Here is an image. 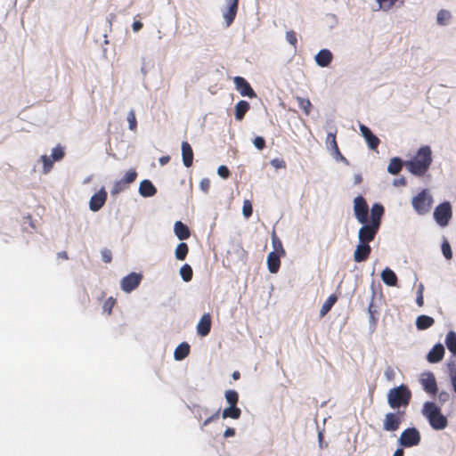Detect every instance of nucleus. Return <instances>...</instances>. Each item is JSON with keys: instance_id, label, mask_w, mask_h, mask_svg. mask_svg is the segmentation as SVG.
Masks as SVG:
<instances>
[{"instance_id": "obj_13", "label": "nucleus", "mask_w": 456, "mask_h": 456, "mask_svg": "<svg viewBox=\"0 0 456 456\" xmlns=\"http://www.w3.org/2000/svg\"><path fill=\"white\" fill-rule=\"evenodd\" d=\"M423 389L428 393L435 395L437 392V386L435 375L432 372H425L420 379Z\"/></svg>"}, {"instance_id": "obj_60", "label": "nucleus", "mask_w": 456, "mask_h": 456, "mask_svg": "<svg viewBox=\"0 0 456 456\" xmlns=\"http://www.w3.org/2000/svg\"><path fill=\"white\" fill-rule=\"evenodd\" d=\"M403 454H404L403 450L402 448H398L395 450L393 456H403Z\"/></svg>"}, {"instance_id": "obj_38", "label": "nucleus", "mask_w": 456, "mask_h": 456, "mask_svg": "<svg viewBox=\"0 0 456 456\" xmlns=\"http://www.w3.org/2000/svg\"><path fill=\"white\" fill-rule=\"evenodd\" d=\"M40 159L43 162V173L48 174L53 168L54 160L47 155H42Z\"/></svg>"}, {"instance_id": "obj_43", "label": "nucleus", "mask_w": 456, "mask_h": 456, "mask_svg": "<svg viewBox=\"0 0 456 456\" xmlns=\"http://www.w3.org/2000/svg\"><path fill=\"white\" fill-rule=\"evenodd\" d=\"M137 177V173L134 169L128 170L125 176L121 179L127 186L134 183Z\"/></svg>"}, {"instance_id": "obj_31", "label": "nucleus", "mask_w": 456, "mask_h": 456, "mask_svg": "<svg viewBox=\"0 0 456 456\" xmlns=\"http://www.w3.org/2000/svg\"><path fill=\"white\" fill-rule=\"evenodd\" d=\"M445 345L448 350L456 355V333L454 331H449L445 338Z\"/></svg>"}, {"instance_id": "obj_57", "label": "nucleus", "mask_w": 456, "mask_h": 456, "mask_svg": "<svg viewBox=\"0 0 456 456\" xmlns=\"http://www.w3.org/2000/svg\"><path fill=\"white\" fill-rule=\"evenodd\" d=\"M143 24L140 20H134L133 23V30L134 32H138L142 28Z\"/></svg>"}, {"instance_id": "obj_48", "label": "nucleus", "mask_w": 456, "mask_h": 456, "mask_svg": "<svg viewBox=\"0 0 456 456\" xmlns=\"http://www.w3.org/2000/svg\"><path fill=\"white\" fill-rule=\"evenodd\" d=\"M286 39L291 45H293L295 48L297 47V38L294 30L287 31Z\"/></svg>"}, {"instance_id": "obj_33", "label": "nucleus", "mask_w": 456, "mask_h": 456, "mask_svg": "<svg viewBox=\"0 0 456 456\" xmlns=\"http://www.w3.org/2000/svg\"><path fill=\"white\" fill-rule=\"evenodd\" d=\"M403 167V162L399 158H393L387 167V171L392 175H397Z\"/></svg>"}, {"instance_id": "obj_45", "label": "nucleus", "mask_w": 456, "mask_h": 456, "mask_svg": "<svg viewBox=\"0 0 456 456\" xmlns=\"http://www.w3.org/2000/svg\"><path fill=\"white\" fill-rule=\"evenodd\" d=\"M127 121H128V124H129V129L132 130V131H135L136 128H137V121H136V117H135L134 110H131L128 112Z\"/></svg>"}, {"instance_id": "obj_50", "label": "nucleus", "mask_w": 456, "mask_h": 456, "mask_svg": "<svg viewBox=\"0 0 456 456\" xmlns=\"http://www.w3.org/2000/svg\"><path fill=\"white\" fill-rule=\"evenodd\" d=\"M220 416V410H217L215 413H213L211 416L207 418L204 422L202 423L201 428L203 429L204 427L210 424L212 421L216 420Z\"/></svg>"}, {"instance_id": "obj_14", "label": "nucleus", "mask_w": 456, "mask_h": 456, "mask_svg": "<svg viewBox=\"0 0 456 456\" xmlns=\"http://www.w3.org/2000/svg\"><path fill=\"white\" fill-rule=\"evenodd\" d=\"M371 248L367 243L360 242L354 253V260L357 263L367 260L370 255Z\"/></svg>"}, {"instance_id": "obj_58", "label": "nucleus", "mask_w": 456, "mask_h": 456, "mask_svg": "<svg viewBox=\"0 0 456 456\" xmlns=\"http://www.w3.org/2000/svg\"><path fill=\"white\" fill-rule=\"evenodd\" d=\"M394 184L396 186H404L406 184V181L404 178L396 179L394 181Z\"/></svg>"}, {"instance_id": "obj_5", "label": "nucleus", "mask_w": 456, "mask_h": 456, "mask_svg": "<svg viewBox=\"0 0 456 456\" xmlns=\"http://www.w3.org/2000/svg\"><path fill=\"white\" fill-rule=\"evenodd\" d=\"M452 216L451 204L448 201L439 204L434 210V218L437 224L446 226Z\"/></svg>"}, {"instance_id": "obj_22", "label": "nucleus", "mask_w": 456, "mask_h": 456, "mask_svg": "<svg viewBox=\"0 0 456 456\" xmlns=\"http://www.w3.org/2000/svg\"><path fill=\"white\" fill-rule=\"evenodd\" d=\"M281 256L275 252H270L267 256V267L270 273H276L281 266Z\"/></svg>"}, {"instance_id": "obj_7", "label": "nucleus", "mask_w": 456, "mask_h": 456, "mask_svg": "<svg viewBox=\"0 0 456 456\" xmlns=\"http://www.w3.org/2000/svg\"><path fill=\"white\" fill-rule=\"evenodd\" d=\"M404 416V411H398L397 412H388L385 415V419L383 421V428L386 431H396Z\"/></svg>"}, {"instance_id": "obj_35", "label": "nucleus", "mask_w": 456, "mask_h": 456, "mask_svg": "<svg viewBox=\"0 0 456 456\" xmlns=\"http://www.w3.org/2000/svg\"><path fill=\"white\" fill-rule=\"evenodd\" d=\"M296 100L298 103L299 108L304 111V113L308 116L311 112L312 103L309 99H305L300 96H297Z\"/></svg>"}, {"instance_id": "obj_39", "label": "nucleus", "mask_w": 456, "mask_h": 456, "mask_svg": "<svg viewBox=\"0 0 456 456\" xmlns=\"http://www.w3.org/2000/svg\"><path fill=\"white\" fill-rule=\"evenodd\" d=\"M65 156L64 149L61 145H57L55 148L52 151V159L54 161H60Z\"/></svg>"}, {"instance_id": "obj_15", "label": "nucleus", "mask_w": 456, "mask_h": 456, "mask_svg": "<svg viewBox=\"0 0 456 456\" xmlns=\"http://www.w3.org/2000/svg\"><path fill=\"white\" fill-rule=\"evenodd\" d=\"M225 2L228 5V8L223 15L225 20L226 26L229 27L236 17L239 0H225Z\"/></svg>"}, {"instance_id": "obj_4", "label": "nucleus", "mask_w": 456, "mask_h": 456, "mask_svg": "<svg viewBox=\"0 0 456 456\" xmlns=\"http://www.w3.org/2000/svg\"><path fill=\"white\" fill-rule=\"evenodd\" d=\"M412 207L419 215L428 213L433 205V199L427 190H422L412 199Z\"/></svg>"}, {"instance_id": "obj_53", "label": "nucleus", "mask_w": 456, "mask_h": 456, "mask_svg": "<svg viewBox=\"0 0 456 456\" xmlns=\"http://www.w3.org/2000/svg\"><path fill=\"white\" fill-rule=\"evenodd\" d=\"M102 258L104 263H110L112 260V253L108 248H103L102 250Z\"/></svg>"}, {"instance_id": "obj_34", "label": "nucleus", "mask_w": 456, "mask_h": 456, "mask_svg": "<svg viewBox=\"0 0 456 456\" xmlns=\"http://www.w3.org/2000/svg\"><path fill=\"white\" fill-rule=\"evenodd\" d=\"M337 300H338V297L336 295H330L326 299V301L324 302V304L322 305V306L321 308V311H320L321 315L323 316V315L327 314L328 312L331 309V307L335 305Z\"/></svg>"}, {"instance_id": "obj_42", "label": "nucleus", "mask_w": 456, "mask_h": 456, "mask_svg": "<svg viewBox=\"0 0 456 456\" xmlns=\"http://www.w3.org/2000/svg\"><path fill=\"white\" fill-rule=\"evenodd\" d=\"M273 246L274 248L273 252L277 253L278 255L285 256V250L283 248L282 243L275 235L273 236Z\"/></svg>"}, {"instance_id": "obj_44", "label": "nucleus", "mask_w": 456, "mask_h": 456, "mask_svg": "<svg viewBox=\"0 0 456 456\" xmlns=\"http://www.w3.org/2000/svg\"><path fill=\"white\" fill-rule=\"evenodd\" d=\"M115 304L116 299L113 297H110L102 305L103 312L108 315L111 314L112 308L114 307Z\"/></svg>"}, {"instance_id": "obj_6", "label": "nucleus", "mask_w": 456, "mask_h": 456, "mask_svg": "<svg viewBox=\"0 0 456 456\" xmlns=\"http://www.w3.org/2000/svg\"><path fill=\"white\" fill-rule=\"evenodd\" d=\"M420 442V434L415 428L403 430L399 438V444L403 447L416 446Z\"/></svg>"}, {"instance_id": "obj_62", "label": "nucleus", "mask_w": 456, "mask_h": 456, "mask_svg": "<svg viewBox=\"0 0 456 456\" xmlns=\"http://www.w3.org/2000/svg\"><path fill=\"white\" fill-rule=\"evenodd\" d=\"M448 396H449V395H448V394H447V393H445V392H442V393H440V395H439V398H440V400H442V401H445V400L448 398Z\"/></svg>"}, {"instance_id": "obj_21", "label": "nucleus", "mask_w": 456, "mask_h": 456, "mask_svg": "<svg viewBox=\"0 0 456 456\" xmlns=\"http://www.w3.org/2000/svg\"><path fill=\"white\" fill-rule=\"evenodd\" d=\"M332 53L328 49L321 50L315 56V61L320 67H328L332 61Z\"/></svg>"}, {"instance_id": "obj_32", "label": "nucleus", "mask_w": 456, "mask_h": 456, "mask_svg": "<svg viewBox=\"0 0 456 456\" xmlns=\"http://www.w3.org/2000/svg\"><path fill=\"white\" fill-rule=\"evenodd\" d=\"M188 252V245L185 242H181L177 245L175 255L177 260L183 261L186 258Z\"/></svg>"}, {"instance_id": "obj_27", "label": "nucleus", "mask_w": 456, "mask_h": 456, "mask_svg": "<svg viewBox=\"0 0 456 456\" xmlns=\"http://www.w3.org/2000/svg\"><path fill=\"white\" fill-rule=\"evenodd\" d=\"M435 323L434 318L428 316V315H419L416 319V327L419 330H424L431 326H433Z\"/></svg>"}, {"instance_id": "obj_30", "label": "nucleus", "mask_w": 456, "mask_h": 456, "mask_svg": "<svg viewBox=\"0 0 456 456\" xmlns=\"http://www.w3.org/2000/svg\"><path fill=\"white\" fill-rule=\"evenodd\" d=\"M241 415V410L237 406H229L225 408L222 412V417L224 419L231 418L233 419H240Z\"/></svg>"}, {"instance_id": "obj_41", "label": "nucleus", "mask_w": 456, "mask_h": 456, "mask_svg": "<svg viewBox=\"0 0 456 456\" xmlns=\"http://www.w3.org/2000/svg\"><path fill=\"white\" fill-rule=\"evenodd\" d=\"M127 187H128L127 184H126L121 179L118 181H116L111 189V194L117 195V194L120 193L121 191H125Z\"/></svg>"}, {"instance_id": "obj_18", "label": "nucleus", "mask_w": 456, "mask_h": 456, "mask_svg": "<svg viewBox=\"0 0 456 456\" xmlns=\"http://www.w3.org/2000/svg\"><path fill=\"white\" fill-rule=\"evenodd\" d=\"M444 355V347L442 344L435 345L427 355V360L431 363L439 362Z\"/></svg>"}, {"instance_id": "obj_56", "label": "nucleus", "mask_w": 456, "mask_h": 456, "mask_svg": "<svg viewBox=\"0 0 456 456\" xmlns=\"http://www.w3.org/2000/svg\"><path fill=\"white\" fill-rule=\"evenodd\" d=\"M235 436V429L232 428H227L224 433V436L225 438L234 436Z\"/></svg>"}, {"instance_id": "obj_51", "label": "nucleus", "mask_w": 456, "mask_h": 456, "mask_svg": "<svg viewBox=\"0 0 456 456\" xmlns=\"http://www.w3.org/2000/svg\"><path fill=\"white\" fill-rule=\"evenodd\" d=\"M217 174L224 179H227L231 175L228 167L223 165L217 168Z\"/></svg>"}, {"instance_id": "obj_2", "label": "nucleus", "mask_w": 456, "mask_h": 456, "mask_svg": "<svg viewBox=\"0 0 456 456\" xmlns=\"http://www.w3.org/2000/svg\"><path fill=\"white\" fill-rule=\"evenodd\" d=\"M422 414L428 419L435 430L444 429L448 425L447 418L441 413V410L435 403L427 402L423 405Z\"/></svg>"}, {"instance_id": "obj_11", "label": "nucleus", "mask_w": 456, "mask_h": 456, "mask_svg": "<svg viewBox=\"0 0 456 456\" xmlns=\"http://www.w3.org/2000/svg\"><path fill=\"white\" fill-rule=\"evenodd\" d=\"M235 88L242 96H248L254 98L256 96L255 91L249 85V83L242 77H235L233 78Z\"/></svg>"}, {"instance_id": "obj_59", "label": "nucleus", "mask_w": 456, "mask_h": 456, "mask_svg": "<svg viewBox=\"0 0 456 456\" xmlns=\"http://www.w3.org/2000/svg\"><path fill=\"white\" fill-rule=\"evenodd\" d=\"M170 160V157L169 156H162L160 159H159V163L161 166H164L166 164H167Z\"/></svg>"}, {"instance_id": "obj_16", "label": "nucleus", "mask_w": 456, "mask_h": 456, "mask_svg": "<svg viewBox=\"0 0 456 456\" xmlns=\"http://www.w3.org/2000/svg\"><path fill=\"white\" fill-rule=\"evenodd\" d=\"M360 131L362 135L366 140L369 147L371 150H376L380 142L379 139L372 134L370 129L365 125H360Z\"/></svg>"}, {"instance_id": "obj_3", "label": "nucleus", "mask_w": 456, "mask_h": 456, "mask_svg": "<svg viewBox=\"0 0 456 456\" xmlns=\"http://www.w3.org/2000/svg\"><path fill=\"white\" fill-rule=\"evenodd\" d=\"M411 399V392L405 385L394 387L387 394V403L392 409L406 408Z\"/></svg>"}, {"instance_id": "obj_25", "label": "nucleus", "mask_w": 456, "mask_h": 456, "mask_svg": "<svg viewBox=\"0 0 456 456\" xmlns=\"http://www.w3.org/2000/svg\"><path fill=\"white\" fill-rule=\"evenodd\" d=\"M327 148L336 156L343 158L336 140V131L334 133H329L326 137Z\"/></svg>"}, {"instance_id": "obj_46", "label": "nucleus", "mask_w": 456, "mask_h": 456, "mask_svg": "<svg viewBox=\"0 0 456 456\" xmlns=\"http://www.w3.org/2000/svg\"><path fill=\"white\" fill-rule=\"evenodd\" d=\"M253 208L250 200H245L243 202L242 213L246 218L252 216Z\"/></svg>"}, {"instance_id": "obj_8", "label": "nucleus", "mask_w": 456, "mask_h": 456, "mask_svg": "<svg viewBox=\"0 0 456 456\" xmlns=\"http://www.w3.org/2000/svg\"><path fill=\"white\" fill-rule=\"evenodd\" d=\"M354 216L359 223L365 224L368 222L369 207L362 196H357L354 200Z\"/></svg>"}, {"instance_id": "obj_52", "label": "nucleus", "mask_w": 456, "mask_h": 456, "mask_svg": "<svg viewBox=\"0 0 456 456\" xmlns=\"http://www.w3.org/2000/svg\"><path fill=\"white\" fill-rule=\"evenodd\" d=\"M253 143L255 145V147L259 150V151H262L265 147V141L263 137L261 136H256L254 141H253Z\"/></svg>"}, {"instance_id": "obj_23", "label": "nucleus", "mask_w": 456, "mask_h": 456, "mask_svg": "<svg viewBox=\"0 0 456 456\" xmlns=\"http://www.w3.org/2000/svg\"><path fill=\"white\" fill-rule=\"evenodd\" d=\"M139 192L143 197H151L156 194L157 189L150 180H143L140 183Z\"/></svg>"}, {"instance_id": "obj_1", "label": "nucleus", "mask_w": 456, "mask_h": 456, "mask_svg": "<svg viewBox=\"0 0 456 456\" xmlns=\"http://www.w3.org/2000/svg\"><path fill=\"white\" fill-rule=\"evenodd\" d=\"M432 163V151L428 145L421 146L413 158L405 161L407 170L414 175L422 176Z\"/></svg>"}, {"instance_id": "obj_20", "label": "nucleus", "mask_w": 456, "mask_h": 456, "mask_svg": "<svg viewBox=\"0 0 456 456\" xmlns=\"http://www.w3.org/2000/svg\"><path fill=\"white\" fill-rule=\"evenodd\" d=\"M183 163L186 167H190L193 163V151L188 142H182Z\"/></svg>"}, {"instance_id": "obj_12", "label": "nucleus", "mask_w": 456, "mask_h": 456, "mask_svg": "<svg viewBox=\"0 0 456 456\" xmlns=\"http://www.w3.org/2000/svg\"><path fill=\"white\" fill-rule=\"evenodd\" d=\"M107 191L102 187L96 193H94L89 201V208L92 211H99L105 204L107 200Z\"/></svg>"}, {"instance_id": "obj_19", "label": "nucleus", "mask_w": 456, "mask_h": 456, "mask_svg": "<svg viewBox=\"0 0 456 456\" xmlns=\"http://www.w3.org/2000/svg\"><path fill=\"white\" fill-rule=\"evenodd\" d=\"M383 214L384 207L381 204H374L370 209V219L369 223L380 227Z\"/></svg>"}, {"instance_id": "obj_47", "label": "nucleus", "mask_w": 456, "mask_h": 456, "mask_svg": "<svg viewBox=\"0 0 456 456\" xmlns=\"http://www.w3.org/2000/svg\"><path fill=\"white\" fill-rule=\"evenodd\" d=\"M442 251H443V255L444 256L450 260L452 259V248H451V246L449 244V242L447 240H444L443 243H442Z\"/></svg>"}, {"instance_id": "obj_37", "label": "nucleus", "mask_w": 456, "mask_h": 456, "mask_svg": "<svg viewBox=\"0 0 456 456\" xmlns=\"http://www.w3.org/2000/svg\"><path fill=\"white\" fill-rule=\"evenodd\" d=\"M226 402L230 406H237L239 402V394L235 390H227L224 394Z\"/></svg>"}, {"instance_id": "obj_10", "label": "nucleus", "mask_w": 456, "mask_h": 456, "mask_svg": "<svg viewBox=\"0 0 456 456\" xmlns=\"http://www.w3.org/2000/svg\"><path fill=\"white\" fill-rule=\"evenodd\" d=\"M142 279V274L131 273L121 280V289L129 293L140 285Z\"/></svg>"}, {"instance_id": "obj_36", "label": "nucleus", "mask_w": 456, "mask_h": 456, "mask_svg": "<svg viewBox=\"0 0 456 456\" xmlns=\"http://www.w3.org/2000/svg\"><path fill=\"white\" fill-rule=\"evenodd\" d=\"M180 274L184 281H191L193 275L192 268L190 265L184 264L180 269Z\"/></svg>"}, {"instance_id": "obj_61", "label": "nucleus", "mask_w": 456, "mask_h": 456, "mask_svg": "<svg viewBox=\"0 0 456 456\" xmlns=\"http://www.w3.org/2000/svg\"><path fill=\"white\" fill-rule=\"evenodd\" d=\"M58 257L62 258V259H68V254L66 251L59 252Z\"/></svg>"}, {"instance_id": "obj_17", "label": "nucleus", "mask_w": 456, "mask_h": 456, "mask_svg": "<svg viewBox=\"0 0 456 456\" xmlns=\"http://www.w3.org/2000/svg\"><path fill=\"white\" fill-rule=\"evenodd\" d=\"M211 330V316L209 314H205L200 318L197 324V332L201 337L208 335Z\"/></svg>"}, {"instance_id": "obj_24", "label": "nucleus", "mask_w": 456, "mask_h": 456, "mask_svg": "<svg viewBox=\"0 0 456 456\" xmlns=\"http://www.w3.org/2000/svg\"><path fill=\"white\" fill-rule=\"evenodd\" d=\"M381 279L387 286H397V276L393 270L387 267L381 273Z\"/></svg>"}, {"instance_id": "obj_28", "label": "nucleus", "mask_w": 456, "mask_h": 456, "mask_svg": "<svg viewBox=\"0 0 456 456\" xmlns=\"http://www.w3.org/2000/svg\"><path fill=\"white\" fill-rule=\"evenodd\" d=\"M190 354V346L186 342L181 343L175 350L174 357L176 361L186 358Z\"/></svg>"}, {"instance_id": "obj_63", "label": "nucleus", "mask_w": 456, "mask_h": 456, "mask_svg": "<svg viewBox=\"0 0 456 456\" xmlns=\"http://www.w3.org/2000/svg\"><path fill=\"white\" fill-rule=\"evenodd\" d=\"M232 376L234 380H237L240 378V371L235 370V371H233Z\"/></svg>"}, {"instance_id": "obj_26", "label": "nucleus", "mask_w": 456, "mask_h": 456, "mask_svg": "<svg viewBox=\"0 0 456 456\" xmlns=\"http://www.w3.org/2000/svg\"><path fill=\"white\" fill-rule=\"evenodd\" d=\"M174 231L176 237L181 240L188 239L191 235L188 226L181 221L175 223Z\"/></svg>"}, {"instance_id": "obj_9", "label": "nucleus", "mask_w": 456, "mask_h": 456, "mask_svg": "<svg viewBox=\"0 0 456 456\" xmlns=\"http://www.w3.org/2000/svg\"><path fill=\"white\" fill-rule=\"evenodd\" d=\"M362 224L363 225L360 228L358 232L359 241L362 243L369 244L375 239V236L378 233L379 227L373 225L368 222Z\"/></svg>"}, {"instance_id": "obj_40", "label": "nucleus", "mask_w": 456, "mask_h": 456, "mask_svg": "<svg viewBox=\"0 0 456 456\" xmlns=\"http://www.w3.org/2000/svg\"><path fill=\"white\" fill-rule=\"evenodd\" d=\"M451 19V13L449 11L446 10H441L437 13V23L440 25H445L447 21Z\"/></svg>"}, {"instance_id": "obj_64", "label": "nucleus", "mask_w": 456, "mask_h": 456, "mask_svg": "<svg viewBox=\"0 0 456 456\" xmlns=\"http://www.w3.org/2000/svg\"><path fill=\"white\" fill-rule=\"evenodd\" d=\"M362 182V176L360 175L355 176V183H360Z\"/></svg>"}, {"instance_id": "obj_54", "label": "nucleus", "mask_w": 456, "mask_h": 456, "mask_svg": "<svg viewBox=\"0 0 456 456\" xmlns=\"http://www.w3.org/2000/svg\"><path fill=\"white\" fill-rule=\"evenodd\" d=\"M200 187L202 191L205 193H208L210 189V180L208 178H203L201 179L200 183Z\"/></svg>"}, {"instance_id": "obj_55", "label": "nucleus", "mask_w": 456, "mask_h": 456, "mask_svg": "<svg viewBox=\"0 0 456 456\" xmlns=\"http://www.w3.org/2000/svg\"><path fill=\"white\" fill-rule=\"evenodd\" d=\"M271 164L273 167H274L275 168H285L286 167V163L283 159H274L271 161Z\"/></svg>"}, {"instance_id": "obj_49", "label": "nucleus", "mask_w": 456, "mask_h": 456, "mask_svg": "<svg viewBox=\"0 0 456 456\" xmlns=\"http://www.w3.org/2000/svg\"><path fill=\"white\" fill-rule=\"evenodd\" d=\"M423 290H424L423 284H419L418 287L417 298H416V303L419 307H422L424 305Z\"/></svg>"}, {"instance_id": "obj_29", "label": "nucleus", "mask_w": 456, "mask_h": 456, "mask_svg": "<svg viewBox=\"0 0 456 456\" xmlns=\"http://www.w3.org/2000/svg\"><path fill=\"white\" fill-rule=\"evenodd\" d=\"M250 106L249 103L246 101H240L235 105V118L237 120H242L246 115V113L248 111Z\"/></svg>"}]
</instances>
